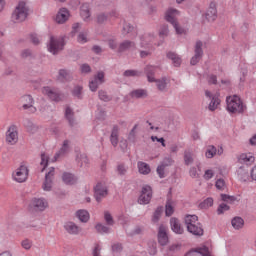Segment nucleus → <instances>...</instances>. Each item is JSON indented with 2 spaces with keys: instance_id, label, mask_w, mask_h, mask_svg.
I'll list each match as a JSON object with an SVG mask.
<instances>
[{
  "instance_id": "nucleus-50",
  "label": "nucleus",
  "mask_w": 256,
  "mask_h": 256,
  "mask_svg": "<svg viewBox=\"0 0 256 256\" xmlns=\"http://www.w3.org/2000/svg\"><path fill=\"white\" fill-rule=\"evenodd\" d=\"M104 219H105L106 225H110V226L115 225V220L113 219V216L111 215V213H109V211L104 212Z\"/></svg>"
},
{
  "instance_id": "nucleus-5",
  "label": "nucleus",
  "mask_w": 256,
  "mask_h": 256,
  "mask_svg": "<svg viewBox=\"0 0 256 256\" xmlns=\"http://www.w3.org/2000/svg\"><path fill=\"white\" fill-rule=\"evenodd\" d=\"M30 211L34 213H39L41 211H45L49 207V203L44 198H33L29 205Z\"/></svg>"
},
{
  "instance_id": "nucleus-38",
  "label": "nucleus",
  "mask_w": 256,
  "mask_h": 256,
  "mask_svg": "<svg viewBox=\"0 0 256 256\" xmlns=\"http://www.w3.org/2000/svg\"><path fill=\"white\" fill-rule=\"evenodd\" d=\"M98 97H99V100L104 101V103H109V101L113 100V96L109 95L105 90H99Z\"/></svg>"
},
{
  "instance_id": "nucleus-59",
  "label": "nucleus",
  "mask_w": 256,
  "mask_h": 256,
  "mask_svg": "<svg viewBox=\"0 0 256 256\" xmlns=\"http://www.w3.org/2000/svg\"><path fill=\"white\" fill-rule=\"evenodd\" d=\"M157 174L159 175L160 179H165V167L162 165H159L156 169Z\"/></svg>"
},
{
  "instance_id": "nucleus-31",
  "label": "nucleus",
  "mask_w": 256,
  "mask_h": 256,
  "mask_svg": "<svg viewBox=\"0 0 256 256\" xmlns=\"http://www.w3.org/2000/svg\"><path fill=\"white\" fill-rule=\"evenodd\" d=\"M237 175L240 181H247L249 179V171L247 170V166H240L237 170Z\"/></svg>"
},
{
  "instance_id": "nucleus-42",
  "label": "nucleus",
  "mask_w": 256,
  "mask_h": 256,
  "mask_svg": "<svg viewBox=\"0 0 256 256\" xmlns=\"http://www.w3.org/2000/svg\"><path fill=\"white\" fill-rule=\"evenodd\" d=\"M107 19H109V15L105 12L96 14V23L98 25H103V23L107 22Z\"/></svg>"
},
{
  "instance_id": "nucleus-61",
  "label": "nucleus",
  "mask_w": 256,
  "mask_h": 256,
  "mask_svg": "<svg viewBox=\"0 0 256 256\" xmlns=\"http://www.w3.org/2000/svg\"><path fill=\"white\" fill-rule=\"evenodd\" d=\"M89 88L93 92L97 91V89H99V82H96V80L90 81Z\"/></svg>"
},
{
  "instance_id": "nucleus-22",
  "label": "nucleus",
  "mask_w": 256,
  "mask_h": 256,
  "mask_svg": "<svg viewBox=\"0 0 256 256\" xmlns=\"http://www.w3.org/2000/svg\"><path fill=\"white\" fill-rule=\"evenodd\" d=\"M110 143L114 147H117L119 145V126L114 125L111 131L110 135Z\"/></svg>"
},
{
  "instance_id": "nucleus-21",
  "label": "nucleus",
  "mask_w": 256,
  "mask_h": 256,
  "mask_svg": "<svg viewBox=\"0 0 256 256\" xmlns=\"http://www.w3.org/2000/svg\"><path fill=\"white\" fill-rule=\"evenodd\" d=\"M170 225H171V229L174 233H176L177 235H183L184 230L181 227V222H179V219L171 218Z\"/></svg>"
},
{
  "instance_id": "nucleus-41",
  "label": "nucleus",
  "mask_w": 256,
  "mask_h": 256,
  "mask_svg": "<svg viewBox=\"0 0 256 256\" xmlns=\"http://www.w3.org/2000/svg\"><path fill=\"white\" fill-rule=\"evenodd\" d=\"M193 152L189 151V150H185L184 151V165H193Z\"/></svg>"
},
{
  "instance_id": "nucleus-36",
  "label": "nucleus",
  "mask_w": 256,
  "mask_h": 256,
  "mask_svg": "<svg viewBox=\"0 0 256 256\" xmlns=\"http://www.w3.org/2000/svg\"><path fill=\"white\" fill-rule=\"evenodd\" d=\"M219 105H221V99H219V96L214 95V96H212V99L208 106V109H209V111H215V109H217V107H219Z\"/></svg>"
},
{
  "instance_id": "nucleus-55",
  "label": "nucleus",
  "mask_w": 256,
  "mask_h": 256,
  "mask_svg": "<svg viewBox=\"0 0 256 256\" xmlns=\"http://www.w3.org/2000/svg\"><path fill=\"white\" fill-rule=\"evenodd\" d=\"M216 189L219 191H223L225 189V180L224 179H218L215 184Z\"/></svg>"
},
{
  "instance_id": "nucleus-2",
  "label": "nucleus",
  "mask_w": 256,
  "mask_h": 256,
  "mask_svg": "<svg viewBox=\"0 0 256 256\" xmlns=\"http://www.w3.org/2000/svg\"><path fill=\"white\" fill-rule=\"evenodd\" d=\"M227 110L230 113H243L247 107L243 106V101L239 96L234 95L226 98Z\"/></svg>"
},
{
  "instance_id": "nucleus-47",
  "label": "nucleus",
  "mask_w": 256,
  "mask_h": 256,
  "mask_svg": "<svg viewBox=\"0 0 256 256\" xmlns=\"http://www.w3.org/2000/svg\"><path fill=\"white\" fill-rule=\"evenodd\" d=\"M221 201L224 203H235L237 201V197L231 196L229 194H220Z\"/></svg>"
},
{
  "instance_id": "nucleus-34",
  "label": "nucleus",
  "mask_w": 256,
  "mask_h": 256,
  "mask_svg": "<svg viewBox=\"0 0 256 256\" xmlns=\"http://www.w3.org/2000/svg\"><path fill=\"white\" fill-rule=\"evenodd\" d=\"M76 217L81 221V223H87L89 221V212L87 210H78L76 212Z\"/></svg>"
},
{
  "instance_id": "nucleus-46",
  "label": "nucleus",
  "mask_w": 256,
  "mask_h": 256,
  "mask_svg": "<svg viewBox=\"0 0 256 256\" xmlns=\"http://www.w3.org/2000/svg\"><path fill=\"white\" fill-rule=\"evenodd\" d=\"M95 229H96L97 233H99L100 235H103V233L107 234V233H109V231H111V228H109L101 223L96 224Z\"/></svg>"
},
{
  "instance_id": "nucleus-64",
  "label": "nucleus",
  "mask_w": 256,
  "mask_h": 256,
  "mask_svg": "<svg viewBox=\"0 0 256 256\" xmlns=\"http://www.w3.org/2000/svg\"><path fill=\"white\" fill-rule=\"evenodd\" d=\"M81 73H91V66L89 64H82Z\"/></svg>"
},
{
  "instance_id": "nucleus-27",
  "label": "nucleus",
  "mask_w": 256,
  "mask_h": 256,
  "mask_svg": "<svg viewBox=\"0 0 256 256\" xmlns=\"http://www.w3.org/2000/svg\"><path fill=\"white\" fill-rule=\"evenodd\" d=\"M69 143H71V141H69V140L63 141L62 147L54 156L55 161H57V159H59V157H61V155H65L66 153H69Z\"/></svg>"
},
{
  "instance_id": "nucleus-19",
  "label": "nucleus",
  "mask_w": 256,
  "mask_h": 256,
  "mask_svg": "<svg viewBox=\"0 0 256 256\" xmlns=\"http://www.w3.org/2000/svg\"><path fill=\"white\" fill-rule=\"evenodd\" d=\"M64 229L69 235H79V233H81V228L74 222H66L64 224Z\"/></svg>"
},
{
  "instance_id": "nucleus-18",
  "label": "nucleus",
  "mask_w": 256,
  "mask_h": 256,
  "mask_svg": "<svg viewBox=\"0 0 256 256\" xmlns=\"http://www.w3.org/2000/svg\"><path fill=\"white\" fill-rule=\"evenodd\" d=\"M131 49H136V44L130 40H124L119 44L118 53H125L126 51H131Z\"/></svg>"
},
{
  "instance_id": "nucleus-26",
  "label": "nucleus",
  "mask_w": 256,
  "mask_h": 256,
  "mask_svg": "<svg viewBox=\"0 0 256 256\" xmlns=\"http://www.w3.org/2000/svg\"><path fill=\"white\" fill-rule=\"evenodd\" d=\"M57 81L65 83V81H71V74L66 69H60L57 76Z\"/></svg>"
},
{
  "instance_id": "nucleus-4",
  "label": "nucleus",
  "mask_w": 256,
  "mask_h": 256,
  "mask_svg": "<svg viewBox=\"0 0 256 256\" xmlns=\"http://www.w3.org/2000/svg\"><path fill=\"white\" fill-rule=\"evenodd\" d=\"M175 13H177V10L169 9L166 12L165 19L168 23H171V25H173L177 35H183V33H185V29H183L182 27H179V23L177 22V19L175 18Z\"/></svg>"
},
{
  "instance_id": "nucleus-10",
  "label": "nucleus",
  "mask_w": 256,
  "mask_h": 256,
  "mask_svg": "<svg viewBox=\"0 0 256 256\" xmlns=\"http://www.w3.org/2000/svg\"><path fill=\"white\" fill-rule=\"evenodd\" d=\"M108 194L109 191L105 184L99 182L96 187H94V197L98 203H101V199H103V197H107Z\"/></svg>"
},
{
  "instance_id": "nucleus-54",
  "label": "nucleus",
  "mask_w": 256,
  "mask_h": 256,
  "mask_svg": "<svg viewBox=\"0 0 256 256\" xmlns=\"http://www.w3.org/2000/svg\"><path fill=\"white\" fill-rule=\"evenodd\" d=\"M209 207H213V198H207L202 203H200L201 209H207Z\"/></svg>"
},
{
  "instance_id": "nucleus-51",
  "label": "nucleus",
  "mask_w": 256,
  "mask_h": 256,
  "mask_svg": "<svg viewBox=\"0 0 256 256\" xmlns=\"http://www.w3.org/2000/svg\"><path fill=\"white\" fill-rule=\"evenodd\" d=\"M124 77H141V72L137 70H126L123 73Z\"/></svg>"
},
{
  "instance_id": "nucleus-16",
  "label": "nucleus",
  "mask_w": 256,
  "mask_h": 256,
  "mask_svg": "<svg viewBox=\"0 0 256 256\" xmlns=\"http://www.w3.org/2000/svg\"><path fill=\"white\" fill-rule=\"evenodd\" d=\"M185 256H211V254L209 253V248L203 246L190 250Z\"/></svg>"
},
{
  "instance_id": "nucleus-37",
  "label": "nucleus",
  "mask_w": 256,
  "mask_h": 256,
  "mask_svg": "<svg viewBox=\"0 0 256 256\" xmlns=\"http://www.w3.org/2000/svg\"><path fill=\"white\" fill-rule=\"evenodd\" d=\"M167 57L168 59H171L174 67H179L181 65V57H179L175 52H169Z\"/></svg>"
},
{
  "instance_id": "nucleus-45",
  "label": "nucleus",
  "mask_w": 256,
  "mask_h": 256,
  "mask_svg": "<svg viewBox=\"0 0 256 256\" xmlns=\"http://www.w3.org/2000/svg\"><path fill=\"white\" fill-rule=\"evenodd\" d=\"M162 214H163V206H158L152 217L153 223H157L159 219H161Z\"/></svg>"
},
{
  "instance_id": "nucleus-40",
  "label": "nucleus",
  "mask_w": 256,
  "mask_h": 256,
  "mask_svg": "<svg viewBox=\"0 0 256 256\" xmlns=\"http://www.w3.org/2000/svg\"><path fill=\"white\" fill-rule=\"evenodd\" d=\"M199 221V217H197V215H187L185 217V224L187 227H191V225H195Z\"/></svg>"
},
{
  "instance_id": "nucleus-56",
  "label": "nucleus",
  "mask_w": 256,
  "mask_h": 256,
  "mask_svg": "<svg viewBox=\"0 0 256 256\" xmlns=\"http://www.w3.org/2000/svg\"><path fill=\"white\" fill-rule=\"evenodd\" d=\"M160 37H167L169 35V26L163 25L159 32Z\"/></svg>"
},
{
  "instance_id": "nucleus-20",
  "label": "nucleus",
  "mask_w": 256,
  "mask_h": 256,
  "mask_svg": "<svg viewBox=\"0 0 256 256\" xmlns=\"http://www.w3.org/2000/svg\"><path fill=\"white\" fill-rule=\"evenodd\" d=\"M20 103L22 104V109L27 111V109H33V96L31 95H24L20 98Z\"/></svg>"
},
{
  "instance_id": "nucleus-60",
  "label": "nucleus",
  "mask_w": 256,
  "mask_h": 256,
  "mask_svg": "<svg viewBox=\"0 0 256 256\" xmlns=\"http://www.w3.org/2000/svg\"><path fill=\"white\" fill-rule=\"evenodd\" d=\"M112 251L114 253H121V251H123V244L116 243V244L112 245Z\"/></svg>"
},
{
  "instance_id": "nucleus-39",
  "label": "nucleus",
  "mask_w": 256,
  "mask_h": 256,
  "mask_svg": "<svg viewBox=\"0 0 256 256\" xmlns=\"http://www.w3.org/2000/svg\"><path fill=\"white\" fill-rule=\"evenodd\" d=\"M231 223L234 229H242V227L245 225V221L241 217H234Z\"/></svg>"
},
{
  "instance_id": "nucleus-53",
  "label": "nucleus",
  "mask_w": 256,
  "mask_h": 256,
  "mask_svg": "<svg viewBox=\"0 0 256 256\" xmlns=\"http://www.w3.org/2000/svg\"><path fill=\"white\" fill-rule=\"evenodd\" d=\"M229 209H231L229 205L221 203L217 208V215H223V213H225V211H229Z\"/></svg>"
},
{
  "instance_id": "nucleus-6",
  "label": "nucleus",
  "mask_w": 256,
  "mask_h": 256,
  "mask_svg": "<svg viewBox=\"0 0 256 256\" xmlns=\"http://www.w3.org/2000/svg\"><path fill=\"white\" fill-rule=\"evenodd\" d=\"M151 199H153V190L151 189V186H143L141 194L138 198V203L140 205H149V203H151Z\"/></svg>"
},
{
  "instance_id": "nucleus-7",
  "label": "nucleus",
  "mask_w": 256,
  "mask_h": 256,
  "mask_svg": "<svg viewBox=\"0 0 256 256\" xmlns=\"http://www.w3.org/2000/svg\"><path fill=\"white\" fill-rule=\"evenodd\" d=\"M29 177V168L25 165H21L16 169V172L13 173V179L17 183H25Z\"/></svg>"
},
{
  "instance_id": "nucleus-32",
  "label": "nucleus",
  "mask_w": 256,
  "mask_h": 256,
  "mask_svg": "<svg viewBox=\"0 0 256 256\" xmlns=\"http://www.w3.org/2000/svg\"><path fill=\"white\" fill-rule=\"evenodd\" d=\"M153 83H156L158 91H167V77L161 79H155Z\"/></svg>"
},
{
  "instance_id": "nucleus-8",
  "label": "nucleus",
  "mask_w": 256,
  "mask_h": 256,
  "mask_svg": "<svg viewBox=\"0 0 256 256\" xmlns=\"http://www.w3.org/2000/svg\"><path fill=\"white\" fill-rule=\"evenodd\" d=\"M203 59V42L197 40L194 46V56L190 60V65L195 66Z\"/></svg>"
},
{
  "instance_id": "nucleus-11",
  "label": "nucleus",
  "mask_w": 256,
  "mask_h": 256,
  "mask_svg": "<svg viewBox=\"0 0 256 256\" xmlns=\"http://www.w3.org/2000/svg\"><path fill=\"white\" fill-rule=\"evenodd\" d=\"M54 177H55V168L52 167V168H50L49 172L46 173V175H45V180H44V183L42 185V189L44 191H51V189L53 187Z\"/></svg>"
},
{
  "instance_id": "nucleus-33",
  "label": "nucleus",
  "mask_w": 256,
  "mask_h": 256,
  "mask_svg": "<svg viewBox=\"0 0 256 256\" xmlns=\"http://www.w3.org/2000/svg\"><path fill=\"white\" fill-rule=\"evenodd\" d=\"M138 171L141 175H149L151 173V167L145 162H138Z\"/></svg>"
},
{
  "instance_id": "nucleus-9",
  "label": "nucleus",
  "mask_w": 256,
  "mask_h": 256,
  "mask_svg": "<svg viewBox=\"0 0 256 256\" xmlns=\"http://www.w3.org/2000/svg\"><path fill=\"white\" fill-rule=\"evenodd\" d=\"M17 141H19L17 126L11 125L6 132V143H8V145H15Z\"/></svg>"
},
{
  "instance_id": "nucleus-13",
  "label": "nucleus",
  "mask_w": 256,
  "mask_h": 256,
  "mask_svg": "<svg viewBox=\"0 0 256 256\" xmlns=\"http://www.w3.org/2000/svg\"><path fill=\"white\" fill-rule=\"evenodd\" d=\"M205 18L210 23H213L217 19V4L215 2H211L208 10L206 11Z\"/></svg>"
},
{
  "instance_id": "nucleus-52",
  "label": "nucleus",
  "mask_w": 256,
  "mask_h": 256,
  "mask_svg": "<svg viewBox=\"0 0 256 256\" xmlns=\"http://www.w3.org/2000/svg\"><path fill=\"white\" fill-rule=\"evenodd\" d=\"M40 165L43 166L42 168V172L45 171V169H47V165H49V157L47 155H45V153H42L41 154V162H40Z\"/></svg>"
},
{
  "instance_id": "nucleus-25",
  "label": "nucleus",
  "mask_w": 256,
  "mask_h": 256,
  "mask_svg": "<svg viewBox=\"0 0 256 256\" xmlns=\"http://www.w3.org/2000/svg\"><path fill=\"white\" fill-rule=\"evenodd\" d=\"M80 15L84 21H87L91 17V8L89 3H84L80 7Z\"/></svg>"
},
{
  "instance_id": "nucleus-17",
  "label": "nucleus",
  "mask_w": 256,
  "mask_h": 256,
  "mask_svg": "<svg viewBox=\"0 0 256 256\" xmlns=\"http://www.w3.org/2000/svg\"><path fill=\"white\" fill-rule=\"evenodd\" d=\"M69 19V10L67 8H61L56 15V23L63 25Z\"/></svg>"
},
{
  "instance_id": "nucleus-49",
  "label": "nucleus",
  "mask_w": 256,
  "mask_h": 256,
  "mask_svg": "<svg viewBox=\"0 0 256 256\" xmlns=\"http://www.w3.org/2000/svg\"><path fill=\"white\" fill-rule=\"evenodd\" d=\"M94 81L99 83V85H103L105 83V72L99 71L95 76H94Z\"/></svg>"
},
{
  "instance_id": "nucleus-15",
  "label": "nucleus",
  "mask_w": 256,
  "mask_h": 256,
  "mask_svg": "<svg viewBox=\"0 0 256 256\" xmlns=\"http://www.w3.org/2000/svg\"><path fill=\"white\" fill-rule=\"evenodd\" d=\"M42 93L43 95H46L47 97H49L51 101H55L56 103H59V101H61V95L56 91H54L53 89H51V87L49 86L44 87L42 89Z\"/></svg>"
},
{
  "instance_id": "nucleus-43",
  "label": "nucleus",
  "mask_w": 256,
  "mask_h": 256,
  "mask_svg": "<svg viewBox=\"0 0 256 256\" xmlns=\"http://www.w3.org/2000/svg\"><path fill=\"white\" fill-rule=\"evenodd\" d=\"M72 95L73 97H76V99H83V86H75L72 89Z\"/></svg>"
},
{
  "instance_id": "nucleus-14",
  "label": "nucleus",
  "mask_w": 256,
  "mask_h": 256,
  "mask_svg": "<svg viewBox=\"0 0 256 256\" xmlns=\"http://www.w3.org/2000/svg\"><path fill=\"white\" fill-rule=\"evenodd\" d=\"M188 233L195 235L196 237H203L205 231L203 230V225L199 222L196 224L187 226Z\"/></svg>"
},
{
  "instance_id": "nucleus-28",
  "label": "nucleus",
  "mask_w": 256,
  "mask_h": 256,
  "mask_svg": "<svg viewBox=\"0 0 256 256\" xmlns=\"http://www.w3.org/2000/svg\"><path fill=\"white\" fill-rule=\"evenodd\" d=\"M62 180L66 185H75V183H77V178L75 177V175L69 172L63 173Z\"/></svg>"
},
{
  "instance_id": "nucleus-58",
  "label": "nucleus",
  "mask_w": 256,
  "mask_h": 256,
  "mask_svg": "<svg viewBox=\"0 0 256 256\" xmlns=\"http://www.w3.org/2000/svg\"><path fill=\"white\" fill-rule=\"evenodd\" d=\"M160 165L164 168L171 167V165H173V159L169 157L164 158Z\"/></svg>"
},
{
  "instance_id": "nucleus-23",
  "label": "nucleus",
  "mask_w": 256,
  "mask_h": 256,
  "mask_svg": "<svg viewBox=\"0 0 256 256\" xmlns=\"http://www.w3.org/2000/svg\"><path fill=\"white\" fill-rule=\"evenodd\" d=\"M155 71H157V67L155 66L148 65L144 68V73L146 74L149 83L155 81Z\"/></svg>"
},
{
  "instance_id": "nucleus-1",
  "label": "nucleus",
  "mask_w": 256,
  "mask_h": 256,
  "mask_svg": "<svg viewBox=\"0 0 256 256\" xmlns=\"http://www.w3.org/2000/svg\"><path fill=\"white\" fill-rule=\"evenodd\" d=\"M27 17H29V8L25 1H21L12 13V20L15 21V23H23Z\"/></svg>"
},
{
  "instance_id": "nucleus-30",
  "label": "nucleus",
  "mask_w": 256,
  "mask_h": 256,
  "mask_svg": "<svg viewBox=\"0 0 256 256\" xmlns=\"http://www.w3.org/2000/svg\"><path fill=\"white\" fill-rule=\"evenodd\" d=\"M130 97L132 99H145L147 97V90L145 89H136L130 92Z\"/></svg>"
},
{
  "instance_id": "nucleus-3",
  "label": "nucleus",
  "mask_w": 256,
  "mask_h": 256,
  "mask_svg": "<svg viewBox=\"0 0 256 256\" xmlns=\"http://www.w3.org/2000/svg\"><path fill=\"white\" fill-rule=\"evenodd\" d=\"M65 45V37L55 38V36L51 35L47 47L52 55H58L60 51H63Z\"/></svg>"
},
{
  "instance_id": "nucleus-62",
  "label": "nucleus",
  "mask_w": 256,
  "mask_h": 256,
  "mask_svg": "<svg viewBox=\"0 0 256 256\" xmlns=\"http://www.w3.org/2000/svg\"><path fill=\"white\" fill-rule=\"evenodd\" d=\"M117 172L120 175H125L127 173V168L125 167V164H119L117 166Z\"/></svg>"
},
{
  "instance_id": "nucleus-57",
  "label": "nucleus",
  "mask_w": 256,
  "mask_h": 256,
  "mask_svg": "<svg viewBox=\"0 0 256 256\" xmlns=\"http://www.w3.org/2000/svg\"><path fill=\"white\" fill-rule=\"evenodd\" d=\"M133 29H134L133 25L126 23L123 26L122 33H123V35H128V33H131V31H133Z\"/></svg>"
},
{
  "instance_id": "nucleus-44",
  "label": "nucleus",
  "mask_w": 256,
  "mask_h": 256,
  "mask_svg": "<svg viewBox=\"0 0 256 256\" xmlns=\"http://www.w3.org/2000/svg\"><path fill=\"white\" fill-rule=\"evenodd\" d=\"M239 163H246L249 165V163H254L255 162V157L253 156H247V154H241L240 157L238 158Z\"/></svg>"
},
{
  "instance_id": "nucleus-24",
  "label": "nucleus",
  "mask_w": 256,
  "mask_h": 256,
  "mask_svg": "<svg viewBox=\"0 0 256 256\" xmlns=\"http://www.w3.org/2000/svg\"><path fill=\"white\" fill-rule=\"evenodd\" d=\"M169 195H171V188L169 190L167 202L165 205L166 217H171V215H173V213H175V209L173 208V200L171 199V196H169Z\"/></svg>"
},
{
  "instance_id": "nucleus-29",
  "label": "nucleus",
  "mask_w": 256,
  "mask_h": 256,
  "mask_svg": "<svg viewBox=\"0 0 256 256\" xmlns=\"http://www.w3.org/2000/svg\"><path fill=\"white\" fill-rule=\"evenodd\" d=\"M65 118L67 119L70 127H73V125H75V112L73 111V109H71V107H66Z\"/></svg>"
},
{
  "instance_id": "nucleus-12",
  "label": "nucleus",
  "mask_w": 256,
  "mask_h": 256,
  "mask_svg": "<svg viewBox=\"0 0 256 256\" xmlns=\"http://www.w3.org/2000/svg\"><path fill=\"white\" fill-rule=\"evenodd\" d=\"M158 243L162 247H165L169 243V236L167 235V228L161 225L158 230Z\"/></svg>"
},
{
  "instance_id": "nucleus-35",
  "label": "nucleus",
  "mask_w": 256,
  "mask_h": 256,
  "mask_svg": "<svg viewBox=\"0 0 256 256\" xmlns=\"http://www.w3.org/2000/svg\"><path fill=\"white\" fill-rule=\"evenodd\" d=\"M76 161L80 163V167H83V165H89V158L85 153L78 152L76 155Z\"/></svg>"
},
{
  "instance_id": "nucleus-48",
  "label": "nucleus",
  "mask_w": 256,
  "mask_h": 256,
  "mask_svg": "<svg viewBox=\"0 0 256 256\" xmlns=\"http://www.w3.org/2000/svg\"><path fill=\"white\" fill-rule=\"evenodd\" d=\"M215 155H217V148L213 145L208 146V148L206 150L207 159H213V157H215Z\"/></svg>"
},
{
  "instance_id": "nucleus-63",
  "label": "nucleus",
  "mask_w": 256,
  "mask_h": 256,
  "mask_svg": "<svg viewBox=\"0 0 256 256\" xmlns=\"http://www.w3.org/2000/svg\"><path fill=\"white\" fill-rule=\"evenodd\" d=\"M208 83L209 85H217V75L211 74L208 76Z\"/></svg>"
}]
</instances>
